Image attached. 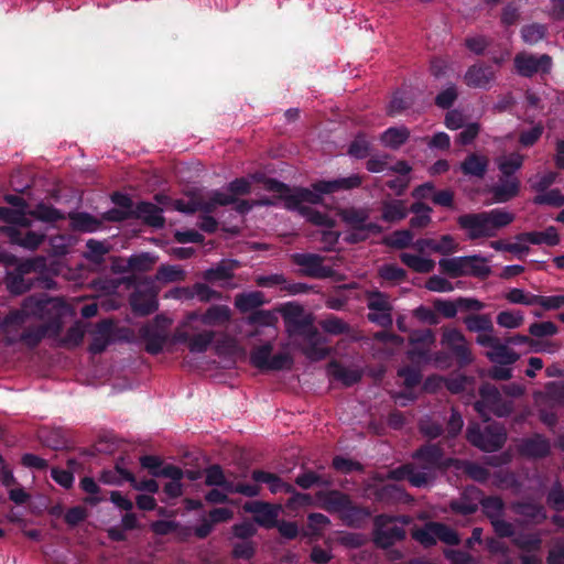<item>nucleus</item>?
<instances>
[{
  "instance_id": "nucleus-1",
  "label": "nucleus",
  "mask_w": 564,
  "mask_h": 564,
  "mask_svg": "<svg viewBox=\"0 0 564 564\" xmlns=\"http://www.w3.org/2000/svg\"><path fill=\"white\" fill-rule=\"evenodd\" d=\"M69 314H72L70 306L62 297L46 294L30 295L23 300L20 308L11 311L6 316V325H23L28 319L34 318L44 321L50 328L59 330L62 319Z\"/></svg>"
},
{
  "instance_id": "nucleus-2",
  "label": "nucleus",
  "mask_w": 564,
  "mask_h": 564,
  "mask_svg": "<svg viewBox=\"0 0 564 564\" xmlns=\"http://www.w3.org/2000/svg\"><path fill=\"white\" fill-rule=\"evenodd\" d=\"M264 187L269 191L278 192L285 196V206L290 210H297L310 223L330 229L334 227V220L326 214L314 209L312 206L304 205L305 203L318 204L322 200L323 193L317 192L315 188H296L292 192L281 182L275 180H264Z\"/></svg>"
},
{
  "instance_id": "nucleus-3",
  "label": "nucleus",
  "mask_w": 564,
  "mask_h": 564,
  "mask_svg": "<svg viewBox=\"0 0 564 564\" xmlns=\"http://www.w3.org/2000/svg\"><path fill=\"white\" fill-rule=\"evenodd\" d=\"M0 220L8 224L1 227V231L9 238L12 245L33 251L45 239L43 231L30 229L32 221L22 210L0 207Z\"/></svg>"
},
{
  "instance_id": "nucleus-4",
  "label": "nucleus",
  "mask_w": 564,
  "mask_h": 564,
  "mask_svg": "<svg viewBox=\"0 0 564 564\" xmlns=\"http://www.w3.org/2000/svg\"><path fill=\"white\" fill-rule=\"evenodd\" d=\"M0 220L8 224L1 227V231L9 238L12 245L33 251L45 239L43 231L30 229L32 221L22 210L0 207Z\"/></svg>"
},
{
  "instance_id": "nucleus-5",
  "label": "nucleus",
  "mask_w": 564,
  "mask_h": 564,
  "mask_svg": "<svg viewBox=\"0 0 564 564\" xmlns=\"http://www.w3.org/2000/svg\"><path fill=\"white\" fill-rule=\"evenodd\" d=\"M412 522L410 516H392L387 513L378 514L373 518L372 542L384 551H389L393 545L402 542L406 538V525Z\"/></svg>"
},
{
  "instance_id": "nucleus-6",
  "label": "nucleus",
  "mask_w": 564,
  "mask_h": 564,
  "mask_svg": "<svg viewBox=\"0 0 564 564\" xmlns=\"http://www.w3.org/2000/svg\"><path fill=\"white\" fill-rule=\"evenodd\" d=\"M340 219L351 228L345 240L356 243L366 240L370 234L379 232L380 227L369 221L370 210L368 207L349 206L338 210Z\"/></svg>"
},
{
  "instance_id": "nucleus-7",
  "label": "nucleus",
  "mask_w": 564,
  "mask_h": 564,
  "mask_svg": "<svg viewBox=\"0 0 564 564\" xmlns=\"http://www.w3.org/2000/svg\"><path fill=\"white\" fill-rule=\"evenodd\" d=\"M466 437L474 446L490 453L503 446L507 440V432L498 423L489 424L484 430H481L478 423H470L467 427Z\"/></svg>"
},
{
  "instance_id": "nucleus-8",
  "label": "nucleus",
  "mask_w": 564,
  "mask_h": 564,
  "mask_svg": "<svg viewBox=\"0 0 564 564\" xmlns=\"http://www.w3.org/2000/svg\"><path fill=\"white\" fill-rule=\"evenodd\" d=\"M480 399L474 408L485 420H489V414L497 416H507L511 413L513 404L511 400L505 399L500 391L492 384L485 383L479 389Z\"/></svg>"
},
{
  "instance_id": "nucleus-9",
  "label": "nucleus",
  "mask_w": 564,
  "mask_h": 564,
  "mask_svg": "<svg viewBox=\"0 0 564 564\" xmlns=\"http://www.w3.org/2000/svg\"><path fill=\"white\" fill-rule=\"evenodd\" d=\"M273 344L268 341L254 347L250 352V362L262 371L290 370L294 360L290 352L282 351L272 356Z\"/></svg>"
},
{
  "instance_id": "nucleus-10",
  "label": "nucleus",
  "mask_w": 564,
  "mask_h": 564,
  "mask_svg": "<svg viewBox=\"0 0 564 564\" xmlns=\"http://www.w3.org/2000/svg\"><path fill=\"white\" fill-rule=\"evenodd\" d=\"M171 324V318L164 315H156L152 322L140 328V337L145 341V350L149 354L158 355L163 350Z\"/></svg>"
},
{
  "instance_id": "nucleus-11",
  "label": "nucleus",
  "mask_w": 564,
  "mask_h": 564,
  "mask_svg": "<svg viewBox=\"0 0 564 564\" xmlns=\"http://www.w3.org/2000/svg\"><path fill=\"white\" fill-rule=\"evenodd\" d=\"M189 330L197 332L198 327L195 324L184 326L182 321L174 332L173 340L178 344L187 343L191 352H205L215 339V332L206 329L191 336Z\"/></svg>"
},
{
  "instance_id": "nucleus-12",
  "label": "nucleus",
  "mask_w": 564,
  "mask_h": 564,
  "mask_svg": "<svg viewBox=\"0 0 564 564\" xmlns=\"http://www.w3.org/2000/svg\"><path fill=\"white\" fill-rule=\"evenodd\" d=\"M278 312L282 315L290 336H303L315 327L312 317L306 315L303 307L296 303L283 304L278 308Z\"/></svg>"
},
{
  "instance_id": "nucleus-13",
  "label": "nucleus",
  "mask_w": 564,
  "mask_h": 564,
  "mask_svg": "<svg viewBox=\"0 0 564 564\" xmlns=\"http://www.w3.org/2000/svg\"><path fill=\"white\" fill-rule=\"evenodd\" d=\"M23 325L11 324L10 326L6 325V317L1 323L2 332L6 336V341L8 345H13L17 343H23L29 348L36 347L41 340L45 337L46 333L50 329L48 325H40V326H31L20 332V328Z\"/></svg>"
},
{
  "instance_id": "nucleus-14",
  "label": "nucleus",
  "mask_w": 564,
  "mask_h": 564,
  "mask_svg": "<svg viewBox=\"0 0 564 564\" xmlns=\"http://www.w3.org/2000/svg\"><path fill=\"white\" fill-rule=\"evenodd\" d=\"M367 307L369 310L368 319L382 327H389L393 323L392 305L389 296L380 291H367L365 293Z\"/></svg>"
},
{
  "instance_id": "nucleus-15",
  "label": "nucleus",
  "mask_w": 564,
  "mask_h": 564,
  "mask_svg": "<svg viewBox=\"0 0 564 564\" xmlns=\"http://www.w3.org/2000/svg\"><path fill=\"white\" fill-rule=\"evenodd\" d=\"M441 345L451 351L460 367L473 362V354L464 334L457 328H444Z\"/></svg>"
},
{
  "instance_id": "nucleus-16",
  "label": "nucleus",
  "mask_w": 564,
  "mask_h": 564,
  "mask_svg": "<svg viewBox=\"0 0 564 564\" xmlns=\"http://www.w3.org/2000/svg\"><path fill=\"white\" fill-rule=\"evenodd\" d=\"M552 57L547 54L539 56L525 52L514 57L517 73L523 77H532L536 74H549L552 69Z\"/></svg>"
},
{
  "instance_id": "nucleus-17",
  "label": "nucleus",
  "mask_w": 564,
  "mask_h": 564,
  "mask_svg": "<svg viewBox=\"0 0 564 564\" xmlns=\"http://www.w3.org/2000/svg\"><path fill=\"white\" fill-rule=\"evenodd\" d=\"M411 348L408 358L416 364H430L431 348L435 344V334L431 329L414 330L410 334Z\"/></svg>"
},
{
  "instance_id": "nucleus-18",
  "label": "nucleus",
  "mask_w": 564,
  "mask_h": 564,
  "mask_svg": "<svg viewBox=\"0 0 564 564\" xmlns=\"http://www.w3.org/2000/svg\"><path fill=\"white\" fill-rule=\"evenodd\" d=\"M230 318L231 310L227 305H212L203 314L198 312L188 313L183 319V325L191 326L200 322L206 326H220L228 323Z\"/></svg>"
},
{
  "instance_id": "nucleus-19",
  "label": "nucleus",
  "mask_w": 564,
  "mask_h": 564,
  "mask_svg": "<svg viewBox=\"0 0 564 564\" xmlns=\"http://www.w3.org/2000/svg\"><path fill=\"white\" fill-rule=\"evenodd\" d=\"M243 510L253 514L254 521L262 528H275L278 518L281 513L280 505H272L260 500L248 501L243 505Z\"/></svg>"
},
{
  "instance_id": "nucleus-20",
  "label": "nucleus",
  "mask_w": 564,
  "mask_h": 564,
  "mask_svg": "<svg viewBox=\"0 0 564 564\" xmlns=\"http://www.w3.org/2000/svg\"><path fill=\"white\" fill-rule=\"evenodd\" d=\"M459 227L466 230L469 239L494 237L487 214L485 212L478 214H465L458 217Z\"/></svg>"
},
{
  "instance_id": "nucleus-21",
  "label": "nucleus",
  "mask_w": 564,
  "mask_h": 564,
  "mask_svg": "<svg viewBox=\"0 0 564 564\" xmlns=\"http://www.w3.org/2000/svg\"><path fill=\"white\" fill-rule=\"evenodd\" d=\"M293 262L299 265L305 275L312 278H328L332 269L323 264L324 258L315 253H295Z\"/></svg>"
},
{
  "instance_id": "nucleus-22",
  "label": "nucleus",
  "mask_w": 564,
  "mask_h": 564,
  "mask_svg": "<svg viewBox=\"0 0 564 564\" xmlns=\"http://www.w3.org/2000/svg\"><path fill=\"white\" fill-rule=\"evenodd\" d=\"M305 345L301 347L303 355L311 361H319L330 354V348L326 347V338L323 337L316 327L302 336Z\"/></svg>"
},
{
  "instance_id": "nucleus-23",
  "label": "nucleus",
  "mask_w": 564,
  "mask_h": 564,
  "mask_svg": "<svg viewBox=\"0 0 564 564\" xmlns=\"http://www.w3.org/2000/svg\"><path fill=\"white\" fill-rule=\"evenodd\" d=\"M521 456L528 458H544L550 454V441L541 434L521 438L517 445Z\"/></svg>"
},
{
  "instance_id": "nucleus-24",
  "label": "nucleus",
  "mask_w": 564,
  "mask_h": 564,
  "mask_svg": "<svg viewBox=\"0 0 564 564\" xmlns=\"http://www.w3.org/2000/svg\"><path fill=\"white\" fill-rule=\"evenodd\" d=\"M130 305L134 313L149 315L158 310L156 293L152 289H137L130 297Z\"/></svg>"
},
{
  "instance_id": "nucleus-25",
  "label": "nucleus",
  "mask_w": 564,
  "mask_h": 564,
  "mask_svg": "<svg viewBox=\"0 0 564 564\" xmlns=\"http://www.w3.org/2000/svg\"><path fill=\"white\" fill-rule=\"evenodd\" d=\"M362 184V177L358 174H352L347 177H340L330 181H318L312 185L317 192L323 194H332L339 191H348L357 188Z\"/></svg>"
},
{
  "instance_id": "nucleus-26",
  "label": "nucleus",
  "mask_w": 564,
  "mask_h": 564,
  "mask_svg": "<svg viewBox=\"0 0 564 564\" xmlns=\"http://www.w3.org/2000/svg\"><path fill=\"white\" fill-rule=\"evenodd\" d=\"M481 490L477 487H468L458 500L451 502V509L459 514L468 516L477 511L480 505Z\"/></svg>"
},
{
  "instance_id": "nucleus-27",
  "label": "nucleus",
  "mask_w": 564,
  "mask_h": 564,
  "mask_svg": "<svg viewBox=\"0 0 564 564\" xmlns=\"http://www.w3.org/2000/svg\"><path fill=\"white\" fill-rule=\"evenodd\" d=\"M316 499L319 501L321 507L328 512H336L339 516L348 506L350 500L349 496L339 490L318 491Z\"/></svg>"
},
{
  "instance_id": "nucleus-28",
  "label": "nucleus",
  "mask_w": 564,
  "mask_h": 564,
  "mask_svg": "<svg viewBox=\"0 0 564 564\" xmlns=\"http://www.w3.org/2000/svg\"><path fill=\"white\" fill-rule=\"evenodd\" d=\"M464 79L469 87L488 88L495 79V72L490 66L477 64L467 69Z\"/></svg>"
},
{
  "instance_id": "nucleus-29",
  "label": "nucleus",
  "mask_w": 564,
  "mask_h": 564,
  "mask_svg": "<svg viewBox=\"0 0 564 564\" xmlns=\"http://www.w3.org/2000/svg\"><path fill=\"white\" fill-rule=\"evenodd\" d=\"M113 323L111 319H104L96 325L89 351L94 355L102 352L111 343Z\"/></svg>"
},
{
  "instance_id": "nucleus-30",
  "label": "nucleus",
  "mask_w": 564,
  "mask_h": 564,
  "mask_svg": "<svg viewBox=\"0 0 564 564\" xmlns=\"http://www.w3.org/2000/svg\"><path fill=\"white\" fill-rule=\"evenodd\" d=\"M409 207L403 199L386 198L381 203V219L386 223H398L406 218Z\"/></svg>"
},
{
  "instance_id": "nucleus-31",
  "label": "nucleus",
  "mask_w": 564,
  "mask_h": 564,
  "mask_svg": "<svg viewBox=\"0 0 564 564\" xmlns=\"http://www.w3.org/2000/svg\"><path fill=\"white\" fill-rule=\"evenodd\" d=\"M514 513L532 523H541L546 519L543 506L531 501H514L510 505Z\"/></svg>"
},
{
  "instance_id": "nucleus-32",
  "label": "nucleus",
  "mask_w": 564,
  "mask_h": 564,
  "mask_svg": "<svg viewBox=\"0 0 564 564\" xmlns=\"http://www.w3.org/2000/svg\"><path fill=\"white\" fill-rule=\"evenodd\" d=\"M517 240L529 242L531 245H546L557 246L560 243V236L555 227L550 226L543 231H530L519 234Z\"/></svg>"
},
{
  "instance_id": "nucleus-33",
  "label": "nucleus",
  "mask_w": 564,
  "mask_h": 564,
  "mask_svg": "<svg viewBox=\"0 0 564 564\" xmlns=\"http://www.w3.org/2000/svg\"><path fill=\"white\" fill-rule=\"evenodd\" d=\"M256 283L262 288H273L280 286L281 290L288 291L290 294H297L305 291V285L301 283H288L286 279L283 274H269V275H259L256 279Z\"/></svg>"
},
{
  "instance_id": "nucleus-34",
  "label": "nucleus",
  "mask_w": 564,
  "mask_h": 564,
  "mask_svg": "<svg viewBox=\"0 0 564 564\" xmlns=\"http://www.w3.org/2000/svg\"><path fill=\"white\" fill-rule=\"evenodd\" d=\"M251 478L254 482L265 484L272 494L280 491L293 492V487L285 484L278 475L261 469H254L251 473Z\"/></svg>"
},
{
  "instance_id": "nucleus-35",
  "label": "nucleus",
  "mask_w": 564,
  "mask_h": 564,
  "mask_svg": "<svg viewBox=\"0 0 564 564\" xmlns=\"http://www.w3.org/2000/svg\"><path fill=\"white\" fill-rule=\"evenodd\" d=\"M489 160L486 155L470 153L460 163L462 172L467 176L482 178L488 170Z\"/></svg>"
},
{
  "instance_id": "nucleus-36",
  "label": "nucleus",
  "mask_w": 564,
  "mask_h": 564,
  "mask_svg": "<svg viewBox=\"0 0 564 564\" xmlns=\"http://www.w3.org/2000/svg\"><path fill=\"white\" fill-rule=\"evenodd\" d=\"M328 373L344 386L350 387L357 383L361 377L362 371L356 368L345 367L337 361H332L328 365Z\"/></svg>"
},
{
  "instance_id": "nucleus-37",
  "label": "nucleus",
  "mask_w": 564,
  "mask_h": 564,
  "mask_svg": "<svg viewBox=\"0 0 564 564\" xmlns=\"http://www.w3.org/2000/svg\"><path fill=\"white\" fill-rule=\"evenodd\" d=\"M486 356L491 362L502 366H511L520 358V355L511 349L507 341L501 343L500 340L487 351Z\"/></svg>"
},
{
  "instance_id": "nucleus-38",
  "label": "nucleus",
  "mask_w": 564,
  "mask_h": 564,
  "mask_svg": "<svg viewBox=\"0 0 564 564\" xmlns=\"http://www.w3.org/2000/svg\"><path fill=\"white\" fill-rule=\"evenodd\" d=\"M371 516V511L365 507H358L348 501V506L344 509L340 514L341 521L351 528H361L366 520Z\"/></svg>"
},
{
  "instance_id": "nucleus-39",
  "label": "nucleus",
  "mask_w": 564,
  "mask_h": 564,
  "mask_svg": "<svg viewBox=\"0 0 564 564\" xmlns=\"http://www.w3.org/2000/svg\"><path fill=\"white\" fill-rule=\"evenodd\" d=\"M445 465L455 466V468L463 470L469 478L477 482H485L489 478L488 469L477 463L468 460L448 459Z\"/></svg>"
},
{
  "instance_id": "nucleus-40",
  "label": "nucleus",
  "mask_w": 564,
  "mask_h": 564,
  "mask_svg": "<svg viewBox=\"0 0 564 564\" xmlns=\"http://www.w3.org/2000/svg\"><path fill=\"white\" fill-rule=\"evenodd\" d=\"M413 457L422 462L423 465L427 466L431 469H435L444 465L443 452L438 445L429 444L422 446L420 449L415 452Z\"/></svg>"
},
{
  "instance_id": "nucleus-41",
  "label": "nucleus",
  "mask_w": 564,
  "mask_h": 564,
  "mask_svg": "<svg viewBox=\"0 0 564 564\" xmlns=\"http://www.w3.org/2000/svg\"><path fill=\"white\" fill-rule=\"evenodd\" d=\"M137 214L152 227L161 228L164 226L165 219L163 217V210L152 203H139L137 205Z\"/></svg>"
},
{
  "instance_id": "nucleus-42",
  "label": "nucleus",
  "mask_w": 564,
  "mask_h": 564,
  "mask_svg": "<svg viewBox=\"0 0 564 564\" xmlns=\"http://www.w3.org/2000/svg\"><path fill=\"white\" fill-rule=\"evenodd\" d=\"M400 260L409 269H411L412 271L417 272V273H430L435 268L434 260L423 257L421 254L402 252L400 254Z\"/></svg>"
},
{
  "instance_id": "nucleus-43",
  "label": "nucleus",
  "mask_w": 564,
  "mask_h": 564,
  "mask_svg": "<svg viewBox=\"0 0 564 564\" xmlns=\"http://www.w3.org/2000/svg\"><path fill=\"white\" fill-rule=\"evenodd\" d=\"M265 302L264 294L260 291L243 292L235 297V306L242 313L253 311Z\"/></svg>"
},
{
  "instance_id": "nucleus-44",
  "label": "nucleus",
  "mask_w": 564,
  "mask_h": 564,
  "mask_svg": "<svg viewBox=\"0 0 564 564\" xmlns=\"http://www.w3.org/2000/svg\"><path fill=\"white\" fill-rule=\"evenodd\" d=\"M410 137V130L404 127H391L380 137L381 143L389 149H399Z\"/></svg>"
},
{
  "instance_id": "nucleus-45",
  "label": "nucleus",
  "mask_w": 564,
  "mask_h": 564,
  "mask_svg": "<svg viewBox=\"0 0 564 564\" xmlns=\"http://www.w3.org/2000/svg\"><path fill=\"white\" fill-rule=\"evenodd\" d=\"M520 183L517 177H506L492 188V194L497 202L506 203L513 198L519 192Z\"/></svg>"
},
{
  "instance_id": "nucleus-46",
  "label": "nucleus",
  "mask_w": 564,
  "mask_h": 564,
  "mask_svg": "<svg viewBox=\"0 0 564 564\" xmlns=\"http://www.w3.org/2000/svg\"><path fill=\"white\" fill-rule=\"evenodd\" d=\"M534 400L538 404L551 401L553 404L564 406V383L554 381L546 383L545 391L535 393Z\"/></svg>"
},
{
  "instance_id": "nucleus-47",
  "label": "nucleus",
  "mask_w": 564,
  "mask_h": 564,
  "mask_svg": "<svg viewBox=\"0 0 564 564\" xmlns=\"http://www.w3.org/2000/svg\"><path fill=\"white\" fill-rule=\"evenodd\" d=\"M4 280L7 289L14 295L23 294L35 286L34 279H26L25 275L13 271L8 272Z\"/></svg>"
},
{
  "instance_id": "nucleus-48",
  "label": "nucleus",
  "mask_w": 564,
  "mask_h": 564,
  "mask_svg": "<svg viewBox=\"0 0 564 564\" xmlns=\"http://www.w3.org/2000/svg\"><path fill=\"white\" fill-rule=\"evenodd\" d=\"M466 259V256L443 258L438 261V265L443 273L452 278L467 276L466 262L468 260Z\"/></svg>"
},
{
  "instance_id": "nucleus-49",
  "label": "nucleus",
  "mask_w": 564,
  "mask_h": 564,
  "mask_svg": "<svg viewBox=\"0 0 564 564\" xmlns=\"http://www.w3.org/2000/svg\"><path fill=\"white\" fill-rule=\"evenodd\" d=\"M464 324L473 333H494V323L489 314H471L464 318Z\"/></svg>"
},
{
  "instance_id": "nucleus-50",
  "label": "nucleus",
  "mask_w": 564,
  "mask_h": 564,
  "mask_svg": "<svg viewBox=\"0 0 564 564\" xmlns=\"http://www.w3.org/2000/svg\"><path fill=\"white\" fill-rule=\"evenodd\" d=\"M70 225L75 230L94 232L99 229L100 221L88 213H73L69 215Z\"/></svg>"
},
{
  "instance_id": "nucleus-51",
  "label": "nucleus",
  "mask_w": 564,
  "mask_h": 564,
  "mask_svg": "<svg viewBox=\"0 0 564 564\" xmlns=\"http://www.w3.org/2000/svg\"><path fill=\"white\" fill-rule=\"evenodd\" d=\"M234 262H225L223 261L215 268H210L206 270L203 274V278L207 282H220V281H229L234 276V269H235Z\"/></svg>"
},
{
  "instance_id": "nucleus-52",
  "label": "nucleus",
  "mask_w": 564,
  "mask_h": 564,
  "mask_svg": "<svg viewBox=\"0 0 564 564\" xmlns=\"http://www.w3.org/2000/svg\"><path fill=\"white\" fill-rule=\"evenodd\" d=\"M412 539L419 542L424 547H431L436 544V527L435 522L431 521L421 528H415L411 532Z\"/></svg>"
},
{
  "instance_id": "nucleus-53",
  "label": "nucleus",
  "mask_w": 564,
  "mask_h": 564,
  "mask_svg": "<svg viewBox=\"0 0 564 564\" xmlns=\"http://www.w3.org/2000/svg\"><path fill=\"white\" fill-rule=\"evenodd\" d=\"M466 257L468 260L466 262L467 275L485 279L490 274L491 270L485 257L478 254Z\"/></svg>"
},
{
  "instance_id": "nucleus-54",
  "label": "nucleus",
  "mask_w": 564,
  "mask_h": 564,
  "mask_svg": "<svg viewBox=\"0 0 564 564\" xmlns=\"http://www.w3.org/2000/svg\"><path fill=\"white\" fill-rule=\"evenodd\" d=\"M485 213L487 214L494 237L500 228L508 226L514 220V215L502 208H495Z\"/></svg>"
},
{
  "instance_id": "nucleus-55",
  "label": "nucleus",
  "mask_w": 564,
  "mask_h": 564,
  "mask_svg": "<svg viewBox=\"0 0 564 564\" xmlns=\"http://www.w3.org/2000/svg\"><path fill=\"white\" fill-rule=\"evenodd\" d=\"M85 258L96 264H100L105 260V256L109 252L110 247L107 242L89 239L86 242Z\"/></svg>"
},
{
  "instance_id": "nucleus-56",
  "label": "nucleus",
  "mask_w": 564,
  "mask_h": 564,
  "mask_svg": "<svg viewBox=\"0 0 564 564\" xmlns=\"http://www.w3.org/2000/svg\"><path fill=\"white\" fill-rule=\"evenodd\" d=\"M409 212L413 213L414 216L410 219L412 228H425L431 223L432 208L423 203H414L410 207Z\"/></svg>"
},
{
  "instance_id": "nucleus-57",
  "label": "nucleus",
  "mask_w": 564,
  "mask_h": 564,
  "mask_svg": "<svg viewBox=\"0 0 564 564\" xmlns=\"http://www.w3.org/2000/svg\"><path fill=\"white\" fill-rule=\"evenodd\" d=\"M480 505L485 514L489 518L490 522L500 517H503L505 503L500 497L491 496L484 498L480 496Z\"/></svg>"
},
{
  "instance_id": "nucleus-58",
  "label": "nucleus",
  "mask_w": 564,
  "mask_h": 564,
  "mask_svg": "<svg viewBox=\"0 0 564 564\" xmlns=\"http://www.w3.org/2000/svg\"><path fill=\"white\" fill-rule=\"evenodd\" d=\"M46 270V259L44 257H35L31 259H26L23 261H19L13 270L22 275H28L30 273H43Z\"/></svg>"
},
{
  "instance_id": "nucleus-59",
  "label": "nucleus",
  "mask_w": 564,
  "mask_h": 564,
  "mask_svg": "<svg viewBox=\"0 0 564 564\" xmlns=\"http://www.w3.org/2000/svg\"><path fill=\"white\" fill-rule=\"evenodd\" d=\"M522 163L523 156L519 153H512L497 160L498 169L506 177H514L513 174L522 166Z\"/></svg>"
},
{
  "instance_id": "nucleus-60",
  "label": "nucleus",
  "mask_w": 564,
  "mask_h": 564,
  "mask_svg": "<svg viewBox=\"0 0 564 564\" xmlns=\"http://www.w3.org/2000/svg\"><path fill=\"white\" fill-rule=\"evenodd\" d=\"M276 313H279L278 310H274V311L258 310L248 316L247 323L250 325H259V326H263V327L275 328V325L278 323Z\"/></svg>"
},
{
  "instance_id": "nucleus-61",
  "label": "nucleus",
  "mask_w": 564,
  "mask_h": 564,
  "mask_svg": "<svg viewBox=\"0 0 564 564\" xmlns=\"http://www.w3.org/2000/svg\"><path fill=\"white\" fill-rule=\"evenodd\" d=\"M524 322V315L521 311H501L497 315V324L508 329L519 328Z\"/></svg>"
},
{
  "instance_id": "nucleus-62",
  "label": "nucleus",
  "mask_w": 564,
  "mask_h": 564,
  "mask_svg": "<svg viewBox=\"0 0 564 564\" xmlns=\"http://www.w3.org/2000/svg\"><path fill=\"white\" fill-rule=\"evenodd\" d=\"M295 484L302 489H310L313 486H330L332 481L329 479L323 478L317 473L308 470L300 474L295 478Z\"/></svg>"
},
{
  "instance_id": "nucleus-63",
  "label": "nucleus",
  "mask_w": 564,
  "mask_h": 564,
  "mask_svg": "<svg viewBox=\"0 0 564 564\" xmlns=\"http://www.w3.org/2000/svg\"><path fill=\"white\" fill-rule=\"evenodd\" d=\"M505 299L511 304L533 306L536 305L538 295L522 289L513 288L505 294Z\"/></svg>"
},
{
  "instance_id": "nucleus-64",
  "label": "nucleus",
  "mask_w": 564,
  "mask_h": 564,
  "mask_svg": "<svg viewBox=\"0 0 564 564\" xmlns=\"http://www.w3.org/2000/svg\"><path fill=\"white\" fill-rule=\"evenodd\" d=\"M533 203L536 205L562 207L564 206V195L558 188L544 191L534 197Z\"/></svg>"
}]
</instances>
